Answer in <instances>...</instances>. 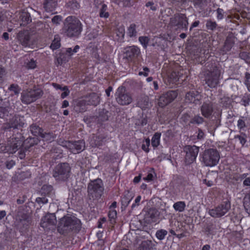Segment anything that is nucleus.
<instances>
[{"mask_svg":"<svg viewBox=\"0 0 250 250\" xmlns=\"http://www.w3.org/2000/svg\"><path fill=\"white\" fill-rule=\"evenodd\" d=\"M82 24L75 17L69 16L65 20L63 31L68 37H77L82 31Z\"/></svg>","mask_w":250,"mask_h":250,"instance_id":"obj_1","label":"nucleus"},{"mask_svg":"<svg viewBox=\"0 0 250 250\" xmlns=\"http://www.w3.org/2000/svg\"><path fill=\"white\" fill-rule=\"evenodd\" d=\"M23 137L21 134L10 138L5 144H0V150L8 153H15L22 145Z\"/></svg>","mask_w":250,"mask_h":250,"instance_id":"obj_2","label":"nucleus"},{"mask_svg":"<svg viewBox=\"0 0 250 250\" xmlns=\"http://www.w3.org/2000/svg\"><path fill=\"white\" fill-rule=\"evenodd\" d=\"M81 227V221L75 216H67L62 218L58 224V229L61 232L77 229Z\"/></svg>","mask_w":250,"mask_h":250,"instance_id":"obj_3","label":"nucleus"},{"mask_svg":"<svg viewBox=\"0 0 250 250\" xmlns=\"http://www.w3.org/2000/svg\"><path fill=\"white\" fill-rule=\"evenodd\" d=\"M220 159L218 151L213 149L206 150L203 157V161L206 166L213 167L216 166Z\"/></svg>","mask_w":250,"mask_h":250,"instance_id":"obj_4","label":"nucleus"},{"mask_svg":"<svg viewBox=\"0 0 250 250\" xmlns=\"http://www.w3.org/2000/svg\"><path fill=\"white\" fill-rule=\"evenodd\" d=\"M104 187L101 179H96L89 183L88 186L89 194L93 198H100L103 193Z\"/></svg>","mask_w":250,"mask_h":250,"instance_id":"obj_5","label":"nucleus"},{"mask_svg":"<svg viewBox=\"0 0 250 250\" xmlns=\"http://www.w3.org/2000/svg\"><path fill=\"white\" fill-rule=\"evenodd\" d=\"M42 94V91L39 88L27 90L22 93L21 100L25 104H29L41 97Z\"/></svg>","mask_w":250,"mask_h":250,"instance_id":"obj_6","label":"nucleus"},{"mask_svg":"<svg viewBox=\"0 0 250 250\" xmlns=\"http://www.w3.org/2000/svg\"><path fill=\"white\" fill-rule=\"evenodd\" d=\"M59 143L63 147L68 148L71 153L74 154L82 151L85 147V143L83 141H78L74 142L63 141L59 142Z\"/></svg>","mask_w":250,"mask_h":250,"instance_id":"obj_7","label":"nucleus"},{"mask_svg":"<svg viewBox=\"0 0 250 250\" xmlns=\"http://www.w3.org/2000/svg\"><path fill=\"white\" fill-rule=\"evenodd\" d=\"M115 98L117 103L121 105H127L132 102V99L129 94L126 92L125 88L120 86L115 93Z\"/></svg>","mask_w":250,"mask_h":250,"instance_id":"obj_8","label":"nucleus"},{"mask_svg":"<svg viewBox=\"0 0 250 250\" xmlns=\"http://www.w3.org/2000/svg\"><path fill=\"white\" fill-rule=\"evenodd\" d=\"M70 169L67 163L59 164L54 169L53 176L58 180H64L68 177Z\"/></svg>","mask_w":250,"mask_h":250,"instance_id":"obj_9","label":"nucleus"},{"mask_svg":"<svg viewBox=\"0 0 250 250\" xmlns=\"http://www.w3.org/2000/svg\"><path fill=\"white\" fill-rule=\"evenodd\" d=\"M56 217L54 213H48L42 219L41 226L46 230L54 229L56 225Z\"/></svg>","mask_w":250,"mask_h":250,"instance_id":"obj_10","label":"nucleus"},{"mask_svg":"<svg viewBox=\"0 0 250 250\" xmlns=\"http://www.w3.org/2000/svg\"><path fill=\"white\" fill-rule=\"evenodd\" d=\"M230 208L229 202H225L215 208L209 210V214L213 217H220L224 215Z\"/></svg>","mask_w":250,"mask_h":250,"instance_id":"obj_11","label":"nucleus"},{"mask_svg":"<svg viewBox=\"0 0 250 250\" xmlns=\"http://www.w3.org/2000/svg\"><path fill=\"white\" fill-rule=\"evenodd\" d=\"M170 24L176 26V29H187L188 22L186 17L184 14L175 15L170 20Z\"/></svg>","mask_w":250,"mask_h":250,"instance_id":"obj_12","label":"nucleus"},{"mask_svg":"<svg viewBox=\"0 0 250 250\" xmlns=\"http://www.w3.org/2000/svg\"><path fill=\"white\" fill-rule=\"evenodd\" d=\"M184 150L186 153V161L188 163L190 164L196 159L198 154L199 148L195 146H187L184 147Z\"/></svg>","mask_w":250,"mask_h":250,"instance_id":"obj_13","label":"nucleus"},{"mask_svg":"<svg viewBox=\"0 0 250 250\" xmlns=\"http://www.w3.org/2000/svg\"><path fill=\"white\" fill-rule=\"evenodd\" d=\"M206 83L210 87H215L218 83L219 74L217 71L208 72L205 74Z\"/></svg>","mask_w":250,"mask_h":250,"instance_id":"obj_14","label":"nucleus"},{"mask_svg":"<svg viewBox=\"0 0 250 250\" xmlns=\"http://www.w3.org/2000/svg\"><path fill=\"white\" fill-rule=\"evenodd\" d=\"M200 99L201 95L197 91H193L186 94L185 100L187 103H193L196 104H199Z\"/></svg>","mask_w":250,"mask_h":250,"instance_id":"obj_15","label":"nucleus"},{"mask_svg":"<svg viewBox=\"0 0 250 250\" xmlns=\"http://www.w3.org/2000/svg\"><path fill=\"white\" fill-rule=\"evenodd\" d=\"M159 216L158 211L155 208H152L148 211L145 219L149 223H155L158 221Z\"/></svg>","mask_w":250,"mask_h":250,"instance_id":"obj_16","label":"nucleus"},{"mask_svg":"<svg viewBox=\"0 0 250 250\" xmlns=\"http://www.w3.org/2000/svg\"><path fill=\"white\" fill-rule=\"evenodd\" d=\"M125 53L127 57H135L140 54V50L138 47L135 46H129L125 48Z\"/></svg>","mask_w":250,"mask_h":250,"instance_id":"obj_17","label":"nucleus"},{"mask_svg":"<svg viewBox=\"0 0 250 250\" xmlns=\"http://www.w3.org/2000/svg\"><path fill=\"white\" fill-rule=\"evenodd\" d=\"M19 15L21 21L20 23L21 25H25L31 21L30 15L28 12L23 11L19 13Z\"/></svg>","mask_w":250,"mask_h":250,"instance_id":"obj_18","label":"nucleus"},{"mask_svg":"<svg viewBox=\"0 0 250 250\" xmlns=\"http://www.w3.org/2000/svg\"><path fill=\"white\" fill-rule=\"evenodd\" d=\"M23 119L22 117L16 116L13 121L12 120L10 123V127L18 128L20 127H22L24 125L23 122Z\"/></svg>","mask_w":250,"mask_h":250,"instance_id":"obj_19","label":"nucleus"},{"mask_svg":"<svg viewBox=\"0 0 250 250\" xmlns=\"http://www.w3.org/2000/svg\"><path fill=\"white\" fill-rule=\"evenodd\" d=\"M202 115L205 117H209L212 112V108L209 104H204L201 108Z\"/></svg>","mask_w":250,"mask_h":250,"instance_id":"obj_20","label":"nucleus"},{"mask_svg":"<svg viewBox=\"0 0 250 250\" xmlns=\"http://www.w3.org/2000/svg\"><path fill=\"white\" fill-rule=\"evenodd\" d=\"M40 192L42 195L50 196L53 192V188L50 185H44Z\"/></svg>","mask_w":250,"mask_h":250,"instance_id":"obj_21","label":"nucleus"},{"mask_svg":"<svg viewBox=\"0 0 250 250\" xmlns=\"http://www.w3.org/2000/svg\"><path fill=\"white\" fill-rule=\"evenodd\" d=\"M174 209L179 212H183L186 208V203L183 201H179L174 203L173 205Z\"/></svg>","mask_w":250,"mask_h":250,"instance_id":"obj_22","label":"nucleus"},{"mask_svg":"<svg viewBox=\"0 0 250 250\" xmlns=\"http://www.w3.org/2000/svg\"><path fill=\"white\" fill-rule=\"evenodd\" d=\"M161 136V133L157 132L152 137L151 145L154 147H156L160 145Z\"/></svg>","mask_w":250,"mask_h":250,"instance_id":"obj_23","label":"nucleus"},{"mask_svg":"<svg viewBox=\"0 0 250 250\" xmlns=\"http://www.w3.org/2000/svg\"><path fill=\"white\" fill-rule=\"evenodd\" d=\"M30 130L32 133L35 136H40L41 134H42V129L40 127L36 125H32L30 126Z\"/></svg>","mask_w":250,"mask_h":250,"instance_id":"obj_24","label":"nucleus"},{"mask_svg":"<svg viewBox=\"0 0 250 250\" xmlns=\"http://www.w3.org/2000/svg\"><path fill=\"white\" fill-rule=\"evenodd\" d=\"M127 35L130 37H135L137 35L136 25L135 24H131L128 28Z\"/></svg>","mask_w":250,"mask_h":250,"instance_id":"obj_25","label":"nucleus"},{"mask_svg":"<svg viewBox=\"0 0 250 250\" xmlns=\"http://www.w3.org/2000/svg\"><path fill=\"white\" fill-rule=\"evenodd\" d=\"M164 95L167 100H169L170 103L177 97L178 94L176 91H170L165 94H164Z\"/></svg>","mask_w":250,"mask_h":250,"instance_id":"obj_26","label":"nucleus"},{"mask_svg":"<svg viewBox=\"0 0 250 250\" xmlns=\"http://www.w3.org/2000/svg\"><path fill=\"white\" fill-rule=\"evenodd\" d=\"M107 9V5L105 4H102L100 11V16L101 18H107L109 17V14L106 12Z\"/></svg>","mask_w":250,"mask_h":250,"instance_id":"obj_27","label":"nucleus"},{"mask_svg":"<svg viewBox=\"0 0 250 250\" xmlns=\"http://www.w3.org/2000/svg\"><path fill=\"white\" fill-rule=\"evenodd\" d=\"M89 98L90 100L89 101L88 104L96 105L99 103V98L97 94L93 93Z\"/></svg>","mask_w":250,"mask_h":250,"instance_id":"obj_28","label":"nucleus"},{"mask_svg":"<svg viewBox=\"0 0 250 250\" xmlns=\"http://www.w3.org/2000/svg\"><path fill=\"white\" fill-rule=\"evenodd\" d=\"M169 103V100H167L164 94L160 96L158 101V104L160 106L164 107Z\"/></svg>","mask_w":250,"mask_h":250,"instance_id":"obj_29","label":"nucleus"},{"mask_svg":"<svg viewBox=\"0 0 250 250\" xmlns=\"http://www.w3.org/2000/svg\"><path fill=\"white\" fill-rule=\"evenodd\" d=\"M10 112V108L9 107H4L0 106V118H3L7 116Z\"/></svg>","mask_w":250,"mask_h":250,"instance_id":"obj_30","label":"nucleus"},{"mask_svg":"<svg viewBox=\"0 0 250 250\" xmlns=\"http://www.w3.org/2000/svg\"><path fill=\"white\" fill-rule=\"evenodd\" d=\"M179 79V75L175 72H173L171 73L169 77L168 81L170 83H176Z\"/></svg>","mask_w":250,"mask_h":250,"instance_id":"obj_31","label":"nucleus"},{"mask_svg":"<svg viewBox=\"0 0 250 250\" xmlns=\"http://www.w3.org/2000/svg\"><path fill=\"white\" fill-rule=\"evenodd\" d=\"M167 232L164 229H160L158 230L156 233V237L160 240H163L167 235Z\"/></svg>","mask_w":250,"mask_h":250,"instance_id":"obj_32","label":"nucleus"},{"mask_svg":"<svg viewBox=\"0 0 250 250\" xmlns=\"http://www.w3.org/2000/svg\"><path fill=\"white\" fill-rule=\"evenodd\" d=\"M139 41L143 47L146 48L148 44L149 39L147 37L141 36L139 37Z\"/></svg>","mask_w":250,"mask_h":250,"instance_id":"obj_33","label":"nucleus"},{"mask_svg":"<svg viewBox=\"0 0 250 250\" xmlns=\"http://www.w3.org/2000/svg\"><path fill=\"white\" fill-rule=\"evenodd\" d=\"M60 45L59 39L58 37H55L50 45V48L53 50L57 49L60 47Z\"/></svg>","mask_w":250,"mask_h":250,"instance_id":"obj_34","label":"nucleus"},{"mask_svg":"<svg viewBox=\"0 0 250 250\" xmlns=\"http://www.w3.org/2000/svg\"><path fill=\"white\" fill-rule=\"evenodd\" d=\"M150 146V140L146 138L142 146V148L145 151L148 152L149 150V146Z\"/></svg>","mask_w":250,"mask_h":250,"instance_id":"obj_35","label":"nucleus"},{"mask_svg":"<svg viewBox=\"0 0 250 250\" xmlns=\"http://www.w3.org/2000/svg\"><path fill=\"white\" fill-rule=\"evenodd\" d=\"M40 136L45 141L51 142L53 140V135L51 133H44L42 131V134H41Z\"/></svg>","mask_w":250,"mask_h":250,"instance_id":"obj_36","label":"nucleus"},{"mask_svg":"<svg viewBox=\"0 0 250 250\" xmlns=\"http://www.w3.org/2000/svg\"><path fill=\"white\" fill-rule=\"evenodd\" d=\"M125 31L124 28L121 26L119 27L116 31V35L118 37V39H123L125 36Z\"/></svg>","mask_w":250,"mask_h":250,"instance_id":"obj_37","label":"nucleus"},{"mask_svg":"<svg viewBox=\"0 0 250 250\" xmlns=\"http://www.w3.org/2000/svg\"><path fill=\"white\" fill-rule=\"evenodd\" d=\"M155 176V174L154 171L153 169H151L149 171L147 176L144 178V180L147 182L151 181L153 179Z\"/></svg>","mask_w":250,"mask_h":250,"instance_id":"obj_38","label":"nucleus"},{"mask_svg":"<svg viewBox=\"0 0 250 250\" xmlns=\"http://www.w3.org/2000/svg\"><path fill=\"white\" fill-rule=\"evenodd\" d=\"M44 8L47 12H51L54 9V4L47 1L44 4Z\"/></svg>","mask_w":250,"mask_h":250,"instance_id":"obj_39","label":"nucleus"},{"mask_svg":"<svg viewBox=\"0 0 250 250\" xmlns=\"http://www.w3.org/2000/svg\"><path fill=\"white\" fill-rule=\"evenodd\" d=\"M79 48L80 47L78 45H76L73 49L71 48H68L66 51V54L69 56H71L73 55L74 53L77 52Z\"/></svg>","mask_w":250,"mask_h":250,"instance_id":"obj_40","label":"nucleus"},{"mask_svg":"<svg viewBox=\"0 0 250 250\" xmlns=\"http://www.w3.org/2000/svg\"><path fill=\"white\" fill-rule=\"evenodd\" d=\"M8 89L9 90L14 92L16 95L18 94L21 90L18 85L14 84H11Z\"/></svg>","mask_w":250,"mask_h":250,"instance_id":"obj_41","label":"nucleus"},{"mask_svg":"<svg viewBox=\"0 0 250 250\" xmlns=\"http://www.w3.org/2000/svg\"><path fill=\"white\" fill-rule=\"evenodd\" d=\"M132 198H129L127 196H125L121 199V202L123 206H127L130 203Z\"/></svg>","mask_w":250,"mask_h":250,"instance_id":"obj_42","label":"nucleus"},{"mask_svg":"<svg viewBox=\"0 0 250 250\" xmlns=\"http://www.w3.org/2000/svg\"><path fill=\"white\" fill-rule=\"evenodd\" d=\"M206 26L208 29L212 30L216 28V24L215 22L209 21H207Z\"/></svg>","mask_w":250,"mask_h":250,"instance_id":"obj_43","label":"nucleus"},{"mask_svg":"<svg viewBox=\"0 0 250 250\" xmlns=\"http://www.w3.org/2000/svg\"><path fill=\"white\" fill-rule=\"evenodd\" d=\"M62 91L63 92L61 94V98L62 99L65 98L66 97L69 95L70 91L69 90L68 87L66 86H63L62 88Z\"/></svg>","mask_w":250,"mask_h":250,"instance_id":"obj_44","label":"nucleus"},{"mask_svg":"<svg viewBox=\"0 0 250 250\" xmlns=\"http://www.w3.org/2000/svg\"><path fill=\"white\" fill-rule=\"evenodd\" d=\"M203 122V119L199 116H195L191 121V123L201 124Z\"/></svg>","mask_w":250,"mask_h":250,"instance_id":"obj_45","label":"nucleus"},{"mask_svg":"<svg viewBox=\"0 0 250 250\" xmlns=\"http://www.w3.org/2000/svg\"><path fill=\"white\" fill-rule=\"evenodd\" d=\"M108 216L111 220L115 219L117 216L116 210L115 209H109Z\"/></svg>","mask_w":250,"mask_h":250,"instance_id":"obj_46","label":"nucleus"},{"mask_svg":"<svg viewBox=\"0 0 250 250\" xmlns=\"http://www.w3.org/2000/svg\"><path fill=\"white\" fill-rule=\"evenodd\" d=\"M62 20V17L61 16L57 15L52 19V21L54 24H59Z\"/></svg>","mask_w":250,"mask_h":250,"instance_id":"obj_47","label":"nucleus"},{"mask_svg":"<svg viewBox=\"0 0 250 250\" xmlns=\"http://www.w3.org/2000/svg\"><path fill=\"white\" fill-rule=\"evenodd\" d=\"M112 2L120 5L121 6H126L127 3V0H112Z\"/></svg>","mask_w":250,"mask_h":250,"instance_id":"obj_48","label":"nucleus"},{"mask_svg":"<svg viewBox=\"0 0 250 250\" xmlns=\"http://www.w3.org/2000/svg\"><path fill=\"white\" fill-rule=\"evenodd\" d=\"M26 66L29 69H34L36 66V63L35 61L31 60L30 62L27 63Z\"/></svg>","mask_w":250,"mask_h":250,"instance_id":"obj_49","label":"nucleus"},{"mask_svg":"<svg viewBox=\"0 0 250 250\" xmlns=\"http://www.w3.org/2000/svg\"><path fill=\"white\" fill-rule=\"evenodd\" d=\"M217 19L222 20L224 18V11L223 9L218 8L217 10Z\"/></svg>","mask_w":250,"mask_h":250,"instance_id":"obj_50","label":"nucleus"},{"mask_svg":"<svg viewBox=\"0 0 250 250\" xmlns=\"http://www.w3.org/2000/svg\"><path fill=\"white\" fill-rule=\"evenodd\" d=\"M36 202L39 204H46L48 202V200L45 197H38L36 199Z\"/></svg>","mask_w":250,"mask_h":250,"instance_id":"obj_51","label":"nucleus"},{"mask_svg":"<svg viewBox=\"0 0 250 250\" xmlns=\"http://www.w3.org/2000/svg\"><path fill=\"white\" fill-rule=\"evenodd\" d=\"M245 126H246L245 123L243 120H242V119L238 120V121L237 122V126L239 129H243L245 127Z\"/></svg>","mask_w":250,"mask_h":250,"instance_id":"obj_52","label":"nucleus"},{"mask_svg":"<svg viewBox=\"0 0 250 250\" xmlns=\"http://www.w3.org/2000/svg\"><path fill=\"white\" fill-rule=\"evenodd\" d=\"M146 6L147 7H150V9L153 11H155L157 9V6L154 4V3L152 2H148L146 3Z\"/></svg>","mask_w":250,"mask_h":250,"instance_id":"obj_53","label":"nucleus"},{"mask_svg":"<svg viewBox=\"0 0 250 250\" xmlns=\"http://www.w3.org/2000/svg\"><path fill=\"white\" fill-rule=\"evenodd\" d=\"M245 83L247 87L248 91L250 92V76L246 75V79Z\"/></svg>","mask_w":250,"mask_h":250,"instance_id":"obj_54","label":"nucleus"},{"mask_svg":"<svg viewBox=\"0 0 250 250\" xmlns=\"http://www.w3.org/2000/svg\"><path fill=\"white\" fill-rule=\"evenodd\" d=\"M141 196H138L135 200V203H133L132 205V208H135L136 206H138L139 205V203L141 200Z\"/></svg>","mask_w":250,"mask_h":250,"instance_id":"obj_55","label":"nucleus"},{"mask_svg":"<svg viewBox=\"0 0 250 250\" xmlns=\"http://www.w3.org/2000/svg\"><path fill=\"white\" fill-rule=\"evenodd\" d=\"M232 47V43L231 42H229V40H227V41L225 42L224 47L225 49L229 51Z\"/></svg>","mask_w":250,"mask_h":250,"instance_id":"obj_56","label":"nucleus"},{"mask_svg":"<svg viewBox=\"0 0 250 250\" xmlns=\"http://www.w3.org/2000/svg\"><path fill=\"white\" fill-rule=\"evenodd\" d=\"M145 103H146V104H145V105H143V104L141 103V102H139L138 103V105H139V106L141 108H142V109H144V108H146V107L148 105V104H149V103H148V99H147V98H146L145 99Z\"/></svg>","mask_w":250,"mask_h":250,"instance_id":"obj_57","label":"nucleus"},{"mask_svg":"<svg viewBox=\"0 0 250 250\" xmlns=\"http://www.w3.org/2000/svg\"><path fill=\"white\" fill-rule=\"evenodd\" d=\"M15 164V162L13 160L8 161L6 162V167L8 169H11Z\"/></svg>","mask_w":250,"mask_h":250,"instance_id":"obj_58","label":"nucleus"},{"mask_svg":"<svg viewBox=\"0 0 250 250\" xmlns=\"http://www.w3.org/2000/svg\"><path fill=\"white\" fill-rule=\"evenodd\" d=\"M26 141L30 143L31 146L33 145L34 144H37V139L35 138H29V139H27L26 140Z\"/></svg>","mask_w":250,"mask_h":250,"instance_id":"obj_59","label":"nucleus"},{"mask_svg":"<svg viewBox=\"0 0 250 250\" xmlns=\"http://www.w3.org/2000/svg\"><path fill=\"white\" fill-rule=\"evenodd\" d=\"M21 178H25L29 177L31 175V174L29 172H27L26 173L24 172H22V173H21Z\"/></svg>","mask_w":250,"mask_h":250,"instance_id":"obj_60","label":"nucleus"},{"mask_svg":"<svg viewBox=\"0 0 250 250\" xmlns=\"http://www.w3.org/2000/svg\"><path fill=\"white\" fill-rule=\"evenodd\" d=\"M203 183L207 185L208 187H211L213 185V181L210 180H207V179H204L203 180Z\"/></svg>","mask_w":250,"mask_h":250,"instance_id":"obj_61","label":"nucleus"},{"mask_svg":"<svg viewBox=\"0 0 250 250\" xmlns=\"http://www.w3.org/2000/svg\"><path fill=\"white\" fill-rule=\"evenodd\" d=\"M243 184L246 186H250V178H246L243 182Z\"/></svg>","mask_w":250,"mask_h":250,"instance_id":"obj_62","label":"nucleus"},{"mask_svg":"<svg viewBox=\"0 0 250 250\" xmlns=\"http://www.w3.org/2000/svg\"><path fill=\"white\" fill-rule=\"evenodd\" d=\"M6 215V212L5 210H0V220L3 219Z\"/></svg>","mask_w":250,"mask_h":250,"instance_id":"obj_63","label":"nucleus"},{"mask_svg":"<svg viewBox=\"0 0 250 250\" xmlns=\"http://www.w3.org/2000/svg\"><path fill=\"white\" fill-rule=\"evenodd\" d=\"M68 105H69L68 102L66 100H64L62 102V108H63L67 107V106H68Z\"/></svg>","mask_w":250,"mask_h":250,"instance_id":"obj_64","label":"nucleus"}]
</instances>
